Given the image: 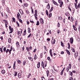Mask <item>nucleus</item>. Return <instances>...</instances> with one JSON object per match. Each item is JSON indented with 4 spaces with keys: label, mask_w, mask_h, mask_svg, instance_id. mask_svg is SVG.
<instances>
[{
    "label": "nucleus",
    "mask_w": 80,
    "mask_h": 80,
    "mask_svg": "<svg viewBox=\"0 0 80 80\" xmlns=\"http://www.w3.org/2000/svg\"><path fill=\"white\" fill-rule=\"evenodd\" d=\"M78 31H79V32H80V26H79V27H78Z\"/></svg>",
    "instance_id": "obj_64"
},
{
    "label": "nucleus",
    "mask_w": 80,
    "mask_h": 80,
    "mask_svg": "<svg viewBox=\"0 0 80 80\" xmlns=\"http://www.w3.org/2000/svg\"><path fill=\"white\" fill-rule=\"evenodd\" d=\"M52 49H50V51H49V52H50V54L51 56V57H52L53 56V55L52 54Z\"/></svg>",
    "instance_id": "obj_9"
},
{
    "label": "nucleus",
    "mask_w": 80,
    "mask_h": 80,
    "mask_svg": "<svg viewBox=\"0 0 80 80\" xmlns=\"http://www.w3.org/2000/svg\"><path fill=\"white\" fill-rule=\"evenodd\" d=\"M12 19L13 22H15V18H12Z\"/></svg>",
    "instance_id": "obj_38"
},
{
    "label": "nucleus",
    "mask_w": 80,
    "mask_h": 80,
    "mask_svg": "<svg viewBox=\"0 0 80 80\" xmlns=\"http://www.w3.org/2000/svg\"><path fill=\"white\" fill-rule=\"evenodd\" d=\"M7 12H8V13H11L10 11V9H9V8H7Z\"/></svg>",
    "instance_id": "obj_8"
},
{
    "label": "nucleus",
    "mask_w": 80,
    "mask_h": 80,
    "mask_svg": "<svg viewBox=\"0 0 80 80\" xmlns=\"http://www.w3.org/2000/svg\"><path fill=\"white\" fill-rule=\"evenodd\" d=\"M71 50L73 52H75V49H74V48H72Z\"/></svg>",
    "instance_id": "obj_41"
},
{
    "label": "nucleus",
    "mask_w": 80,
    "mask_h": 80,
    "mask_svg": "<svg viewBox=\"0 0 80 80\" xmlns=\"http://www.w3.org/2000/svg\"><path fill=\"white\" fill-rule=\"evenodd\" d=\"M73 27L74 30H75V31H77V28H76L75 26V25H73Z\"/></svg>",
    "instance_id": "obj_10"
},
{
    "label": "nucleus",
    "mask_w": 80,
    "mask_h": 80,
    "mask_svg": "<svg viewBox=\"0 0 80 80\" xmlns=\"http://www.w3.org/2000/svg\"><path fill=\"white\" fill-rule=\"evenodd\" d=\"M80 3H79L78 5V7L79 8H80Z\"/></svg>",
    "instance_id": "obj_63"
},
{
    "label": "nucleus",
    "mask_w": 80,
    "mask_h": 80,
    "mask_svg": "<svg viewBox=\"0 0 80 80\" xmlns=\"http://www.w3.org/2000/svg\"><path fill=\"white\" fill-rule=\"evenodd\" d=\"M26 50L28 52H29V51H30V49H29V47H26Z\"/></svg>",
    "instance_id": "obj_34"
},
{
    "label": "nucleus",
    "mask_w": 80,
    "mask_h": 80,
    "mask_svg": "<svg viewBox=\"0 0 80 80\" xmlns=\"http://www.w3.org/2000/svg\"><path fill=\"white\" fill-rule=\"evenodd\" d=\"M4 17L5 18H8V16H7V15H6L4 16Z\"/></svg>",
    "instance_id": "obj_47"
},
{
    "label": "nucleus",
    "mask_w": 80,
    "mask_h": 80,
    "mask_svg": "<svg viewBox=\"0 0 80 80\" xmlns=\"http://www.w3.org/2000/svg\"><path fill=\"white\" fill-rule=\"evenodd\" d=\"M61 45L62 46V47H64V45H63V43L62 42H61Z\"/></svg>",
    "instance_id": "obj_49"
},
{
    "label": "nucleus",
    "mask_w": 80,
    "mask_h": 80,
    "mask_svg": "<svg viewBox=\"0 0 80 80\" xmlns=\"http://www.w3.org/2000/svg\"><path fill=\"white\" fill-rule=\"evenodd\" d=\"M55 39H52V43L53 44H55Z\"/></svg>",
    "instance_id": "obj_6"
},
{
    "label": "nucleus",
    "mask_w": 80,
    "mask_h": 80,
    "mask_svg": "<svg viewBox=\"0 0 80 80\" xmlns=\"http://www.w3.org/2000/svg\"><path fill=\"white\" fill-rule=\"evenodd\" d=\"M69 72H70V75H71V76H73V73H72V72H70V71H69Z\"/></svg>",
    "instance_id": "obj_37"
},
{
    "label": "nucleus",
    "mask_w": 80,
    "mask_h": 80,
    "mask_svg": "<svg viewBox=\"0 0 80 80\" xmlns=\"http://www.w3.org/2000/svg\"><path fill=\"white\" fill-rule=\"evenodd\" d=\"M19 14H17V18L18 19H19V18H19Z\"/></svg>",
    "instance_id": "obj_50"
},
{
    "label": "nucleus",
    "mask_w": 80,
    "mask_h": 80,
    "mask_svg": "<svg viewBox=\"0 0 80 80\" xmlns=\"http://www.w3.org/2000/svg\"><path fill=\"white\" fill-rule=\"evenodd\" d=\"M28 33H30V28H28Z\"/></svg>",
    "instance_id": "obj_32"
},
{
    "label": "nucleus",
    "mask_w": 80,
    "mask_h": 80,
    "mask_svg": "<svg viewBox=\"0 0 80 80\" xmlns=\"http://www.w3.org/2000/svg\"><path fill=\"white\" fill-rule=\"evenodd\" d=\"M47 59L49 60V61L50 62H51V59H50V58L49 57H48L47 58Z\"/></svg>",
    "instance_id": "obj_27"
},
{
    "label": "nucleus",
    "mask_w": 80,
    "mask_h": 80,
    "mask_svg": "<svg viewBox=\"0 0 80 80\" xmlns=\"http://www.w3.org/2000/svg\"><path fill=\"white\" fill-rule=\"evenodd\" d=\"M32 35V33H30V34L28 36V38L29 37H30V36Z\"/></svg>",
    "instance_id": "obj_53"
},
{
    "label": "nucleus",
    "mask_w": 80,
    "mask_h": 80,
    "mask_svg": "<svg viewBox=\"0 0 80 80\" xmlns=\"http://www.w3.org/2000/svg\"><path fill=\"white\" fill-rule=\"evenodd\" d=\"M12 47L11 46V49H10L9 50V51H10V52H12Z\"/></svg>",
    "instance_id": "obj_58"
},
{
    "label": "nucleus",
    "mask_w": 80,
    "mask_h": 80,
    "mask_svg": "<svg viewBox=\"0 0 80 80\" xmlns=\"http://www.w3.org/2000/svg\"><path fill=\"white\" fill-rule=\"evenodd\" d=\"M71 22H73V18L72 17L71 18Z\"/></svg>",
    "instance_id": "obj_51"
},
{
    "label": "nucleus",
    "mask_w": 80,
    "mask_h": 80,
    "mask_svg": "<svg viewBox=\"0 0 80 80\" xmlns=\"http://www.w3.org/2000/svg\"><path fill=\"white\" fill-rule=\"evenodd\" d=\"M66 52H67V53H68V55H70V52L69 51H68V50L66 49Z\"/></svg>",
    "instance_id": "obj_12"
},
{
    "label": "nucleus",
    "mask_w": 80,
    "mask_h": 80,
    "mask_svg": "<svg viewBox=\"0 0 80 80\" xmlns=\"http://www.w3.org/2000/svg\"><path fill=\"white\" fill-rule=\"evenodd\" d=\"M26 12L28 14L29 13V11H28V10H26Z\"/></svg>",
    "instance_id": "obj_46"
},
{
    "label": "nucleus",
    "mask_w": 80,
    "mask_h": 80,
    "mask_svg": "<svg viewBox=\"0 0 80 80\" xmlns=\"http://www.w3.org/2000/svg\"><path fill=\"white\" fill-rule=\"evenodd\" d=\"M2 74H5V71L4 70H2Z\"/></svg>",
    "instance_id": "obj_21"
},
{
    "label": "nucleus",
    "mask_w": 80,
    "mask_h": 80,
    "mask_svg": "<svg viewBox=\"0 0 80 80\" xmlns=\"http://www.w3.org/2000/svg\"><path fill=\"white\" fill-rule=\"evenodd\" d=\"M22 74H21V73H18V78H21V77H22Z\"/></svg>",
    "instance_id": "obj_13"
},
{
    "label": "nucleus",
    "mask_w": 80,
    "mask_h": 80,
    "mask_svg": "<svg viewBox=\"0 0 80 80\" xmlns=\"http://www.w3.org/2000/svg\"><path fill=\"white\" fill-rule=\"evenodd\" d=\"M63 2L62 1L61 2L60 5V7H62V5H63Z\"/></svg>",
    "instance_id": "obj_18"
},
{
    "label": "nucleus",
    "mask_w": 80,
    "mask_h": 80,
    "mask_svg": "<svg viewBox=\"0 0 80 80\" xmlns=\"http://www.w3.org/2000/svg\"><path fill=\"white\" fill-rule=\"evenodd\" d=\"M16 46L17 47H18V45H19V42H17L16 43Z\"/></svg>",
    "instance_id": "obj_36"
},
{
    "label": "nucleus",
    "mask_w": 80,
    "mask_h": 80,
    "mask_svg": "<svg viewBox=\"0 0 80 80\" xmlns=\"http://www.w3.org/2000/svg\"><path fill=\"white\" fill-rule=\"evenodd\" d=\"M60 26V24L59 22H58V27H59Z\"/></svg>",
    "instance_id": "obj_61"
},
{
    "label": "nucleus",
    "mask_w": 80,
    "mask_h": 80,
    "mask_svg": "<svg viewBox=\"0 0 80 80\" xmlns=\"http://www.w3.org/2000/svg\"><path fill=\"white\" fill-rule=\"evenodd\" d=\"M16 61H15L14 62L13 65V69L14 70H15V67H16Z\"/></svg>",
    "instance_id": "obj_5"
},
{
    "label": "nucleus",
    "mask_w": 80,
    "mask_h": 80,
    "mask_svg": "<svg viewBox=\"0 0 80 80\" xmlns=\"http://www.w3.org/2000/svg\"><path fill=\"white\" fill-rule=\"evenodd\" d=\"M27 62V61L24 60L23 62V65H25V63Z\"/></svg>",
    "instance_id": "obj_25"
},
{
    "label": "nucleus",
    "mask_w": 80,
    "mask_h": 80,
    "mask_svg": "<svg viewBox=\"0 0 80 80\" xmlns=\"http://www.w3.org/2000/svg\"><path fill=\"white\" fill-rule=\"evenodd\" d=\"M16 23L18 25V27H20V24H19V23H18V22H16Z\"/></svg>",
    "instance_id": "obj_35"
},
{
    "label": "nucleus",
    "mask_w": 80,
    "mask_h": 80,
    "mask_svg": "<svg viewBox=\"0 0 80 80\" xmlns=\"http://www.w3.org/2000/svg\"><path fill=\"white\" fill-rule=\"evenodd\" d=\"M44 2H45V3H48V0H44Z\"/></svg>",
    "instance_id": "obj_59"
},
{
    "label": "nucleus",
    "mask_w": 80,
    "mask_h": 80,
    "mask_svg": "<svg viewBox=\"0 0 80 80\" xmlns=\"http://www.w3.org/2000/svg\"><path fill=\"white\" fill-rule=\"evenodd\" d=\"M36 50H37V49H35L33 51V52H34V53H35V52H36Z\"/></svg>",
    "instance_id": "obj_62"
},
{
    "label": "nucleus",
    "mask_w": 80,
    "mask_h": 80,
    "mask_svg": "<svg viewBox=\"0 0 80 80\" xmlns=\"http://www.w3.org/2000/svg\"><path fill=\"white\" fill-rule=\"evenodd\" d=\"M8 41L9 43H10L11 41V38H9L8 39Z\"/></svg>",
    "instance_id": "obj_44"
},
{
    "label": "nucleus",
    "mask_w": 80,
    "mask_h": 80,
    "mask_svg": "<svg viewBox=\"0 0 80 80\" xmlns=\"http://www.w3.org/2000/svg\"><path fill=\"white\" fill-rule=\"evenodd\" d=\"M37 58V55L35 54L34 56V59L36 60Z\"/></svg>",
    "instance_id": "obj_31"
},
{
    "label": "nucleus",
    "mask_w": 80,
    "mask_h": 80,
    "mask_svg": "<svg viewBox=\"0 0 80 80\" xmlns=\"http://www.w3.org/2000/svg\"><path fill=\"white\" fill-rule=\"evenodd\" d=\"M9 49H7V50L6 51V53H8V52H9Z\"/></svg>",
    "instance_id": "obj_43"
},
{
    "label": "nucleus",
    "mask_w": 80,
    "mask_h": 80,
    "mask_svg": "<svg viewBox=\"0 0 80 80\" xmlns=\"http://www.w3.org/2000/svg\"><path fill=\"white\" fill-rule=\"evenodd\" d=\"M22 31H21V32L20 31H19L18 32V35H19V34H22Z\"/></svg>",
    "instance_id": "obj_33"
},
{
    "label": "nucleus",
    "mask_w": 80,
    "mask_h": 80,
    "mask_svg": "<svg viewBox=\"0 0 80 80\" xmlns=\"http://www.w3.org/2000/svg\"><path fill=\"white\" fill-rule=\"evenodd\" d=\"M14 73V76H15V77H16V76L17 75V72H15Z\"/></svg>",
    "instance_id": "obj_39"
},
{
    "label": "nucleus",
    "mask_w": 80,
    "mask_h": 80,
    "mask_svg": "<svg viewBox=\"0 0 80 80\" xmlns=\"http://www.w3.org/2000/svg\"><path fill=\"white\" fill-rule=\"evenodd\" d=\"M28 59L31 60V61H33V59H32V58H31L30 57H29L28 58Z\"/></svg>",
    "instance_id": "obj_30"
},
{
    "label": "nucleus",
    "mask_w": 80,
    "mask_h": 80,
    "mask_svg": "<svg viewBox=\"0 0 80 80\" xmlns=\"http://www.w3.org/2000/svg\"><path fill=\"white\" fill-rule=\"evenodd\" d=\"M65 15H66V16H68V15H69V13H65Z\"/></svg>",
    "instance_id": "obj_54"
},
{
    "label": "nucleus",
    "mask_w": 80,
    "mask_h": 80,
    "mask_svg": "<svg viewBox=\"0 0 80 80\" xmlns=\"http://www.w3.org/2000/svg\"><path fill=\"white\" fill-rule=\"evenodd\" d=\"M40 25V22L39 21H37V22L36 25Z\"/></svg>",
    "instance_id": "obj_28"
},
{
    "label": "nucleus",
    "mask_w": 80,
    "mask_h": 80,
    "mask_svg": "<svg viewBox=\"0 0 80 80\" xmlns=\"http://www.w3.org/2000/svg\"><path fill=\"white\" fill-rule=\"evenodd\" d=\"M24 5L25 6V7H27L28 6V4H27V3H24Z\"/></svg>",
    "instance_id": "obj_42"
},
{
    "label": "nucleus",
    "mask_w": 80,
    "mask_h": 80,
    "mask_svg": "<svg viewBox=\"0 0 80 80\" xmlns=\"http://www.w3.org/2000/svg\"><path fill=\"white\" fill-rule=\"evenodd\" d=\"M70 41L71 43V44H72L73 42V37H72L70 38Z\"/></svg>",
    "instance_id": "obj_3"
},
{
    "label": "nucleus",
    "mask_w": 80,
    "mask_h": 80,
    "mask_svg": "<svg viewBox=\"0 0 80 80\" xmlns=\"http://www.w3.org/2000/svg\"><path fill=\"white\" fill-rule=\"evenodd\" d=\"M9 28L10 31H11L9 32V33H12L13 31V28H12V27L11 26H9Z\"/></svg>",
    "instance_id": "obj_2"
},
{
    "label": "nucleus",
    "mask_w": 80,
    "mask_h": 80,
    "mask_svg": "<svg viewBox=\"0 0 80 80\" xmlns=\"http://www.w3.org/2000/svg\"><path fill=\"white\" fill-rule=\"evenodd\" d=\"M46 73L47 75V77H48V74H49V71L48 70H46Z\"/></svg>",
    "instance_id": "obj_19"
},
{
    "label": "nucleus",
    "mask_w": 80,
    "mask_h": 80,
    "mask_svg": "<svg viewBox=\"0 0 80 80\" xmlns=\"http://www.w3.org/2000/svg\"><path fill=\"white\" fill-rule=\"evenodd\" d=\"M32 11V13L33 14L34 13V11H33V9L31 10Z\"/></svg>",
    "instance_id": "obj_56"
},
{
    "label": "nucleus",
    "mask_w": 80,
    "mask_h": 80,
    "mask_svg": "<svg viewBox=\"0 0 80 80\" xmlns=\"http://www.w3.org/2000/svg\"><path fill=\"white\" fill-rule=\"evenodd\" d=\"M46 15H47V16H48V11L47 10H46Z\"/></svg>",
    "instance_id": "obj_29"
},
{
    "label": "nucleus",
    "mask_w": 80,
    "mask_h": 80,
    "mask_svg": "<svg viewBox=\"0 0 80 80\" xmlns=\"http://www.w3.org/2000/svg\"><path fill=\"white\" fill-rule=\"evenodd\" d=\"M47 9H48V10H49V9H50V5H49V4H48L47 5Z\"/></svg>",
    "instance_id": "obj_26"
},
{
    "label": "nucleus",
    "mask_w": 80,
    "mask_h": 80,
    "mask_svg": "<svg viewBox=\"0 0 80 80\" xmlns=\"http://www.w3.org/2000/svg\"><path fill=\"white\" fill-rule=\"evenodd\" d=\"M77 21H76L75 22V26H77Z\"/></svg>",
    "instance_id": "obj_55"
},
{
    "label": "nucleus",
    "mask_w": 80,
    "mask_h": 80,
    "mask_svg": "<svg viewBox=\"0 0 80 80\" xmlns=\"http://www.w3.org/2000/svg\"><path fill=\"white\" fill-rule=\"evenodd\" d=\"M69 69H70V67H69L68 66L67 67V68L66 69L67 72H68V71H69Z\"/></svg>",
    "instance_id": "obj_14"
},
{
    "label": "nucleus",
    "mask_w": 80,
    "mask_h": 80,
    "mask_svg": "<svg viewBox=\"0 0 80 80\" xmlns=\"http://www.w3.org/2000/svg\"><path fill=\"white\" fill-rule=\"evenodd\" d=\"M3 21L4 22H5V27L6 28H7V27H8L7 25L8 24V22H7V21L6 20H3Z\"/></svg>",
    "instance_id": "obj_1"
},
{
    "label": "nucleus",
    "mask_w": 80,
    "mask_h": 80,
    "mask_svg": "<svg viewBox=\"0 0 80 80\" xmlns=\"http://www.w3.org/2000/svg\"><path fill=\"white\" fill-rule=\"evenodd\" d=\"M41 65H42V66H44V63H43V61H42V62Z\"/></svg>",
    "instance_id": "obj_48"
},
{
    "label": "nucleus",
    "mask_w": 80,
    "mask_h": 80,
    "mask_svg": "<svg viewBox=\"0 0 80 80\" xmlns=\"http://www.w3.org/2000/svg\"><path fill=\"white\" fill-rule=\"evenodd\" d=\"M52 2L54 5H58V4L57 2L55 1L54 0L52 1Z\"/></svg>",
    "instance_id": "obj_11"
},
{
    "label": "nucleus",
    "mask_w": 80,
    "mask_h": 80,
    "mask_svg": "<svg viewBox=\"0 0 80 80\" xmlns=\"http://www.w3.org/2000/svg\"><path fill=\"white\" fill-rule=\"evenodd\" d=\"M3 52H5L6 51V47H4L3 48Z\"/></svg>",
    "instance_id": "obj_40"
},
{
    "label": "nucleus",
    "mask_w": 80,
    "mask_h": 80,
    "mask_svg": "<svg viewBox=\"0 0 80 80\" xmlns=\"http://www.w3.org/2000/svg\"><path fill=\"white\" fill-rule=\"evenodd\" d=\"M17 62L18 63H19V64H20L21 63V61L20 60H18V59H17L16 60Z\"/></svg>",
    "instance_id": "obj_20"
},
{
    "label": "nucleus",
    "mask_w": 80,
    "mask_h": 80,
    "mask_svg": "<svg viewBox=\"0 0 80 80\" xmlns=\"http://www.w3.org/2000/svg\"><path fill=\"white\" fill-rule=\"evenodd\" d=\"M53 7H51V9L49 11V13H50V12H51L52 11H53Z\"/></svg>",
    "instance_id": "obj_22"
},
{
    "label": "nucleus",
    "mask_w": 80,
    "mask_h": 80,
    "mask_svg": "<svg viewBox=\"0 0 80 80\" xmlns=\"http://www.w3.org/2000/svg\"><path fill=\"white\" fill-rule=\"evenodd\" d=\"M37 13H38V11L37 10H35V14H37Z\"/></svg>",
    "instance_id": "obj_45"
},
{
    "label": "nucleus",
    "mask_w": 80,
    "mask_h": 80,
    "mask_svg": "<svg viewBox=\"0 0 80 80\" xmlns=\"http://www.w3.org/2000/svg\"><path fill=\"white\" fill-rule=\"evenodd\" d=\"M3 46H2V48H0V51L2 53H3Z\"/></svg>",
    "instance_id": "obj_17"
},
{
    "label": "nucleus",
    "mask_w": 80,
    "mask_h": 80,
    "mask_svg": "<svg viewBox=\"0 0 80 80\" xmlns=\"http://www.w3.org/2000/svg\"><path fill=\"white\" fill-rule=\"evenodd\" d=\"M63 71H62L61 72V75H63Z\"/></svg>",
    "instance_id": "obj_57"
},
{
    "label": "nucleus",
    "mask_w": 80,
    "mask_h": 80,
    "mask_svg": "<svg viewBox=\"0 0 80 80\" xmlns=\"http://www.w3.org/2000/svg\"><path fill=\"white\" fill-rule=\"evenodd\" d=\"M58 19L59 20H62V18L61 17L59 16L58 18Z\"/></svg>",
    "instance_id": "obj_24"
},
{
    "label": "nucleus",
    "mask_w": 80,
    "mask_h": 80,
    "mask_svg": "<svg viewBox=\"0 0 80 80\" xmlns=\"http://www.w3.org/2000/svg\"><path fill=\"white\" fill-rule=\"evenodd\" d=\"M40 62H39L37 65L38 68H40Z\"/></svg>",
    "instance_id": "obj_7"
},
{
    "label": "nucleus",
    "mask_w": 80,
    "mask_h": 80,
    "mask_svg": "<svg viewBox=\"0 0 80 80\" xmlns=\"http://www.w3.org/2000/svg\"><path fill=\"white\" fill-rule=\"evenodd\" d=\"M18 19L20 23H21L22 24H23V21H22V20H21V19L20 18Z\"/></svg>",
    "instance_id": "obj_16"
},
{
    "label": "nucleus",
    "mask_w": 80,
    "mask_h": 80,
    "mask_svg": "<svg viewBox=\"0 0 80 80\" xmlns=\"http://www.w3.org/2000/svg\"><path fill=\"white\" fill-rule=\"evenodd\" d=\"M44 67H47V62L46 61H45L44 62Z\"/></svg>",
    "instance_id": "obj_15"
},
{
    "label": "nucleus",
    "mask_w": 80,
    "mask_h": 80,
    "mask_svg": "<svg viewBox=\"0 0 80 80\" xmlns=\"http://www.w3.org/2000/svg\"><path fill=\"white\" fill-rule=\"evenodd\" d=\"M69 67L70 69H71V67H72V65H71V64H69Z\"/></svg>",
    "instance_id": "obj_52"
},
{
    "label": "nucleus",
    "mask_w": 80,
    "mask_h": 80,
    "mask_svg": "<svg viewBox=\"0 0 80 80\" xmlns=\"http://www.w3.org/2000/svg\"><path fill=\"white\" fill-rule=\"evenodd\" d=\"M40 22L41 23H42V24H43L44 23V22H43V19L42 18H41L40 19Z\"/></svg>",
    "instance_id": "obj_4"
},
{
    "label": "nucleus",
    "mask_w": 80,
    "mask_h": 80,
    "mask_svg": "<svg viewBox=\"0 0 80 80\" xmlns=\"http://www.w3.org/2000/svg\"><path fill=\"white\" fill-rule=\"evenodd\" d=\"M52 13H50L49 14V16H48L49 18H51V17H52Z\"/></svg>",
    "instance_id": "obj_23"
},
{
    "label": "nucleus",
    "mask_w": 80,
    "mask_h": 80,
    "mask_svg": "<svg viewBox=\"0 0 80 80\" xmlns=\"http://www.w3.org/2000/svg\"><path fill=\"white\" fill-rule=\"evenodd\" d=\"M69 80H73V78L72 77H70L69 78Z\"/></svg>",
    "instance_id": "obj_60"
}]
</instances>
